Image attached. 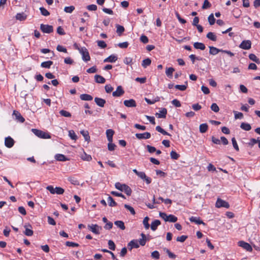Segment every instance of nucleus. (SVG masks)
I'll list each match as a JSON object with an SVG mask.
<instances>
[{"mask_svg":"<svg viewBox=\"0 0 260 260\" xmlns=\"http://www.w3.org/2000/svg\"><path fill=\"white\" fill-rule=\"evenodd\" d=\"M160 113H156L155 114L156 116L158 118H165L167 114V110L166 108H161L159 111Z\"/></svg>","mask_w":260,"mask_h":260,"instance_id":"nucleus-15","label":"nucleus"},{"mask_svg":"<svg viewBox=\"0 0 260 260\" xmlns=\"http://www.w3.org/2000/svg\"><path fill=\"white\" fill-rule=\"evenodd\" d=\"M88 229L95 234H99L100 231L102 230V227L99 226L98 224H92L88 225Z\"/></svg>","mask_w":260,"mask_h":260,"instance_id":"nucleus-4","label":"nucleus"},{"mask_svg":"<svg viewBox=\"0 0 260 260\" xmlns=\"http://www.w3.org/2000/svg\"><path fill=\"white\" fill-rule=\"evenodd\" d=\"M160 224L161 222L159 220L156 219L154 220L153 222H152L151 224V229L153 231H155L157 229V226L159 225Z\"/></svg>","mask_w":260,"mask_h":260,"instance_id":"nucleus-22","label":"nucleus"},{"mask_svg":"<svg viewBox=\"0 0 260 260\" xmlns=\"http://www.w3.org/2000/svg\"><path fill=\"white\" fill-rule=\"evenodd\" d=\"M106 136L109 142H113V136L114 134V131L112 129H108L106 131Z\"/></svg>","mask_w":260,"mask_h":260,"instance_id":"nucleus-17","label":"nucleus"},{"mask_svg":"<svg viewBox=\"0 0 260 260\" xmlns=\"http://www.w3.org/2000/svg\"><path fill=\"white\" fill-rule=\"evenodd\" d=\"M59 113H60V114L61 116L66 117H71V114L69 112L67 111L64 110H60L59 111Z\"/></svg>","mask_w":260,"mask_h":260,"instance_id":"nucleus-45","label":"nucleus"},{"mask_svg":"<svg viewBox=\"0 0 260 260\" xmlns=\"http://www.w3.org/2000/svg\"><path fill=\"white\" fill-rule=\"evenodd\" d=\"M116 32L117 33L119 36H121L122 34L124 31V28L123 26L120 25L119 24L116 25Z\"/></svg>","mask_w":260,"mask_h":260,"instance_id":"nucleus-29","label":"nucleus"},{"mask_svg":"<svg viewBox=\"0 0 260 260\" xmlns=\"http://www.w3.org/2000/svg\"><path fill=\"white\" fill-rule=\"evenodd\" d=\"M239 48L244 50H249L251 47V42L249 40L243 41L239 45Z\"/></svg>","mask_w":260,"mask_h":260,"instance_id":"nucleus-5","label":"nucleus"},{"mask_svg":"<svg viewBox=\"0 0 260 260\" xmlns=\"http://www.w3.org/2000/svg\"><path fill=\"white\" fill-rule=\"evenodd\" d=\"M234 113L235 118L237 119H242L243 118V114L241 112H238L236 111H233Z\"/></svg>","mask_w":260,"mask_h":260,"instance_id":"nucleus-50","label":"nucleus"},{"mask_svg":"<svg viewBox=\"0 0 260 260\" xmlns=\"http://www.w3.org/2000/svg\"><path fill=\"white\" fill-rule=\"evenodd\" d=\"M174 71L175 70L173 68L170 67L167 68L166 71V75L169 78H172L173 76V73Z\"/></svg>","mask_w":260,"mask_h":260,"instance_id":"nucleus-39","label":"nucleus"},{"mask_svg":"<svg viewBox=\"0 0 260 260\" xmlns=\"http://www.w3.org/2000/svg\"><path fill=\"white\" fill-rule=\"evenodd\" d=\"M216 207L217 208L224 207L228 209L230 207V205L228 202L218 198L216 203Z\"/></svg>","mask_w":260,"mask_h":260,"instance_id":"nucleus-7","label":"nucleus"},{"mask_svg":"<svg viewBox=\"0 0 260 260\" xmlns=\"http://www.w3.org/2000/svg\"><path fill=\"white\" fill-rule=\"evenodd\" d=\"M156 130L161 133L162 135H168V136H170V135L166 131H165L163 128H162L160 126H157L156 127Z\"/></svg>","mask_w":260,"mask_h":260,"instance_id":"nucleus-47","label":"nucleus"},{"mask_svg":"<svg viewBox=\"0 0 260 260\" xmlns=\"http://www.w3.org/2000/svg\"><path fill=\"white\" fill-rule=\"evenodd\" d=\"M55 193L57 194H62L64 191V190L60 187H55Z\"/></svg>","mask_w":260,"mask_h":260,"instance_id":"nucleus-56","label":"nucleus"},{"mask_svg":"<svg viewBox=\"0 0 260 260\" xmlns=\"http://www.w3.org/2000/svg\"><path fill=\"white\" fill-rule=\"evenodd\" d=\"M115 225H116L118 228L122 230H124L125 229V226L124 225V223L121 220H117L114 222Z\"/></svg>","mask_w":260,"mask_h":260,"instance_id":"nucleus-31","label":"nucleus"},{"mask_svg":"<svg viewBox=\"0 0 260 260\" xmlns=\"http://www.w3.org/2000/svg\"><path fill=\"white\" fill-rule=\"evenodd\" d=\"M128 246L130 247L129 249L131 250L133 248H138L139 247V244L138 241L137 240H133L131 241L128 244Z\"/></svg>","mask_w":260,"mask_h":260,"instance_id":"nucleus-19","label":"nucleus"},{"mask_svg":"<svg viewBox=\"0 0 260 260\" xmlns=\"http://www.w3.org/2000/svg\"><path fill=\"white\" fill-rule=\"evenodd\" d=\"M207 38L213 41H216L217 40V37L212 32H209L207 34Z\"/></svg>","mask_w":260,"mask_h":260,"instance_id":"nucleus-38","label":"nucleus"},{"mask_svg":"<svg viewBox=\"0 0 260 260\" xmlns=\"http://www.w3.org/2000/svg\"><path fill=\"white\" fill-rule=\"evenodd\" d=\"M136 137L138 139H148L151 137V134L149 132H145L143 134H136Z\"/></svg>","mask_w":260,"mask_h":260,"instance_id":"nucleus-14","label":"nucleus"},{"mask_svg":"<svg viewBox=\"0 0 260 260\" xmlns=\"http://www.w3.org/2000/svg\"><path fill=\"white\" fill-rule=\"evenodd\" d=\"M40 10L42 15L45 16H48L50 15L49 11L44 7H40Z\"/></svg>","mask_w":260,"mask_h":260,"instance_id":"nucleus-43","label":"nucleus"},{"mask_svg":"<svg viewBox=\"0 0 260 260\" xmlns=\"http://www.w3.org/2000/svg\"><path fill=\"white\" fill-rule=\"evenodd\" d=\"M175 15L178 20L180 23H181L182 24H185L186 22V21L185 19L182 18L180 17L179 14L177 12H175Z\"/></svg>","mask_w":260,"mask_h":260,"instance_id":"nucleus-61","label":"nucleus"},{"mask_svg":"<svg viewBox=\"0 0 260 260\" xmlns=\"http://www.w3.org/2000/svg\"><path fill=\"white\" fill-rule=\"evenodd\" d=\"M56 49H57V51H58L59 52H64V53H67V49L65 47H64L60 45H58L57 46Z\"/></svg>","mask_w":260,"mask_h":260,"instance_id":"nucleus-64","label":"nucleus"},{"mask_svg":"<svg viewBox=\"0 0 260 260\" xmlns=\"http://www.w3.org/2000/svg\"><path fill=\"white\" fill-rule=\"evenodd\" d=\"M141 236L142 237V239H140L139 240L138 243H139V244L141 245V246H144L147 241L146 235L142 233Z\"/></svg>","mask_w":260,"mask_h":260,"instance_id":"nucleus-32","label":"nucleus"},{"mask_svg":"<svg viewBox=\"0 0 260 260\" xmlns=\"http://www.w3.org/2000/svg\"><path fill=\"white\" fill-rule=\"evenodd\" d=\"M80 53L82 54V59L85 61H89L90 57L87 50L84 48H82L80 50Z\"/></svg>","mask_w":260,"mask_h":260,"instance_id":"nucleus-6","label":"nucleus"},{"mask_svg":"<svg viewBox=\"0 0 260 260\" xmlns=\"http://www.w3.org/2000/svg\"><path fill=\"white\" fill-rule=\"evenodd\" d=\"M13 115L15 116V119L18 122L23 123L25 121V119L22 116L19 112L14 110Z\"/></svg>","mask_w":260,"mask_h":260,"instance_id":"nucleus-10","label":"nucleus"},{"mask_svg":"<svg viewBox=\"0 0 260 260\" xmlns=\"http://www.w3.org/2000/svg\"><path fill=\"white\" fill-rule=\"evenodd\" d=\"M117 60V57L115 55H111L104 60V62H114Z\"/></svg>","mask_w":260,"mask_h":260,"instance_id":"nucleus-23","label":"nucleus"},{"mask_svg":"<svg viewBox=\"0 0 260 260\" xmlns=\"http://www.w3.org/2000/svg\"><path fill=\"white\" fill-rule=\"evenodd\" d=\"M25 231L24 234L27 236H31L34 234L33 231L31 230L32 226L30 224L24 225Z\"/></svg>","mask_w":260,"mask_h":260,"instance_id":"nucleus-12","label":"nucleus"},{"mask_svg":"<svg viewBox=\"0 0 260 260\" xmlns=\"http://www.w3.org/2000/svg\"><path fill=\"white\" fill-rule=\"evenodd\" d=\"M258 138L255 139L254 138H251L249 140V142L247 143V145L252 147L253 145L256 143H257Z\"/></svg>","mask_w":260,"mask_h":260,"instance_id":"nucleus-49","label":"nucleus"},{"mask_svg":"<svg viewBox=\"0 0 260 260\" xmlns=\"http://www.w3.org/2000/svg\"><path fill=\"white\" fill-rule=\"evenodd\" d=\"M94 102L98 106L101 107H104L106 103V101L105 100L100 98H95Z\"/></svg>","mask_w":260,"mask_h":260,"instance_id":"nucleus-20","label":"nucleus"},{"mask_svg":"<svg viewBox=\"0 0 260 260\" xmlns=\"http://www.w3.org/2000/svg\"><path fill=\"white\" fill-rule=\"evenodd\" d=\"M149 220V218L148 217L146 216L144 218L143 221V223L144 225L145 229H146V230L148 229L150 227V225L148 223Z\"/></svg>","mask_w":260,"mask_h":260,"instance_id":"nucleus-41","label":"nucleus"},{"mask_svg":"<svg viewBox=\"0 0 260 260\" xmlns=\"http://www.w3.org/2000/svg\"><path fill=\"white\" fill-rule=\"evenodd\" d=\"M32 132L37 137L42 139H50L51 138L50 135L47 133H45L41 130H39L36 128L31 129Z\"/></svg>","mask_w":260,"mask_h":260,"instance_id":"nucleus-2","label":"nucleus"},{"mask_svg":"<svg viewBox=\"0 0 260 260\" xmlns=\"http://www.w3.org/2000/svg\"><path fill=\"white\" fill-rule=\"evenodd\" d=\"M97 44L98 46L101 48H105L107 47V44L104 41H98Z\"/></svg>","mask_w":260,"mask_h":260,"instance_id":"nucleus-62","label":"nucleus"},{"mask_svg":"<svg viewBox=\"0 0 260 260\" xmlns=\"http://www.w3.org/2000/svg\"><path fill=\"white\" fill-rule=\"evenodd\" d=\"M95 81L96 83L103 84L105 82V79L102 76L95 75L94 76Z\"/></svg>","mask_w":260,"mask_h":260,"instance_id":"nucleus-25","label":"nucleus"},{"mask_svg":"<svg viewBox=\"0 0 260 260\" xmlns=\"http://www.w3.org/2000/svg\"><path fill=\"white\" fill-rule=\"evenodd\" d=\"M69 136L70 138L73 140H76L77 139V136L73 130L69 131Z\"/></svg>","mask_w":260,"mask_h":260,"instance_id":"nucleus-44","label":"nucleus"},{"mask_svg":"<svg viewBox=\"0 0 260 260\" xmlns=\"http://www.w3.org/2000/svg\"><path fill=\"white\" fill-rule=\"evenodd\" d=\"M177 217L174 215L170 214L168 215V222H175L177 221Z\"/></svg>","mask_w":260,"mask_h":260,"instance_id":"nucleus-42","label":"nucleus"},{"mask_svg":"<svg viewBox=\"0 0 260 260\" xmlns=\"http://www.w3.org/2000/svg\"><path fill=\"white\" fill-rule=\"evenodd\" d=\"M211 7V4L208 0H205L202 6V9H206Z\"/></svg>","mask_w":260,"mask_h":260,"instance_id":"nucleus-63","label":"nucleus"},{"mask_svg":"<svg viewBox=\"0 0 260 260\" xmlns=\"http://www.w3.org/2000/svg\"><path fill=\"white\" fill-rule=\"evenodd\" d=\"M187 85V81H186L184 85H176L175 88L181 91H184L186 89Z\"/></svg>","mask_w":260,"mask_h":260,"instance_id":"nucleus-34","label":"nucleus"},{"mask_svg":"<svg viewBox=\"0 0 260 260\" xmlns=\"http://www.w3.org/2000/svg\"><path fill=\"white\" fill-rule=\"evenodd\" d=\"M151 63V60L150 58H147L142 61V66L143 68H146L148 66H150Z\"/></svg>","mask_w":260,"mask_h":260,"instance_id":"nucleus-37","label":"nucleus"},{"mask_svg":"<svg viewBox=\"0 0 260 260\" xmlns=\"http://www.w3.org/2000/svg\"><path fill=\"white\" fill-rule=\"evenodd\" d=\"M193 47L197 49H200L201 50H205L206 48L204 44L200 42H195L193 44Z\"/></svg>","mask_w":260,"mask_h":260,"instance_id":"nucleus-26","label":"nucleus"},{"mask_svg":"<svg viewBox=\"0 0 260 260\" xmlns=\"http://www.w3.org/2000/svg\"><path fill=\"white\" fill-rule=\"evenodd\" d=\"M124 207L127 209L128 210V211H129V212H131V213L132 214V215H135L136 214V212H135V211L133 207H132V206L128 205H127V204H125L124 205Z\"/></svg>","mask_w":260,"mask_h":260,"instance_id":"nucleus-54","label":"nucleus"},{"mask_svg":"<svg viewBox=\"0 0 260 260\" xmlns=\"http://www.w3.org/2000/svg\"><path fill=\"white\" fill-rule=\"evenodd\" d=\"M80 98L81 100L87 101H91L93 99L91 95L88 94H82L80 95Z\"/></svg>","mask_w":260,"mask_h":260,"instance_id":"nucleus-28","label":"nucleus"},{"mask_svg":"<svg viewBox=\"0 0 260 260\" xmlns=\"http://www.w3.org/2000/svg\"><path fill=\"white\" fill-rule=\"evenodd\" d=\"M123 104L127 107H135L137 106L136 101L133 99L125 100Z\"/></svg>","mask_w":260,"mask_h":260,"instance_id":"nucleus-16","label":"nucleus"},{"mask_svg":"<svg viewBox=\"0 0 260 260\" xmlns=\"http://www.w3.org/2000/svg\"><path fill=\"white\" fill-rule=\"evenodd\" d=\"M238 245L243 249H245L247 251L251 252L252 250L251 246L248 243L245 242L243 241H240L238 242Z\"/></svg>","mask_w":260,"mask_h":260,"instance_id":"nucleus-8","label":"nucleus"},{"mask_svg":"<svg viewBox=\"0 0 260 260\" xmlns=\"http://www.w3.org/2000/svg\"><path fill=\"white\" fill-rule=\"evenodd\" d=\"M123 62L126 64L131 65L133 62V58L130 57H126L124 58Z\"/></svg>","mask_w":260,"mask_h":260,"instance_id":"nucleus-58","label":"nucleus"},{"mask_svg":"<svg viewBox=\"0 0 260 260\" xmlns=\"http://www.w3.org/2000/svg\"><path fill=\"white\" fill-rule=\"evenodd\" d=\"M55 158L58 161H65L66 160H68L69 159L67 158L65 155L62 154H57L55 155Z\"/></svg>","mask_w":260,"mask_h":260,"instance_id":"nucleus-24","label":"nucleus"},{"mask_svg":"<svg viewBox=\"0 0 260 260\" xmlns=\"http://www.w3.org/2000/svg\"><path fill=\"white\" fill-rule=\"evenodd\" d=\"M115 187L116 189L124 191L127 196H131L132 193L131 188L125 184H121L120 182H116L115 184Z\"/></svg>","mask_w":260,"mask_h":260,"instance_id":"nucleus-1","label":"nucleus"},{"mask_svg":"<svg viewBox=\"0 0 260 260\" xmlns=\"http://www.w3.org/2000/svg\"><path fill=\"white\" fill-rule=\"evenodd\" d=\"M240 127L242 129L246 131H249L251 129L250 124L246 122H242L240 125Z\"/></svg>","mask_w":260,"mask_h":260,"instance_id":"nucleus-27","label":"nucleus"},{"mask_svg":"<svg viewBox=\"0 0 260 260\" xmlns=\"http://www.w3.org/2000/svg\"><path fill=\"white\" fill-rule=\"evenodd\" d=\"M81 158L83 160H86V161H90L92 159V157H91V155L87 154L85 152H84V154L81 156Z\"/></svg>","mask_w":260,"mask_h":260,"instance_id":"nucleus-48","label":"nucleus"},{"mask_svg":"<svg viewBox=\"0 0 260 260\" xmlns=\"http://www.w3.org/2000/svg\"><path fill=\"white\" fill-rule=\"evenodd\" d=\"M124 91L123 89L122 86H118L117 87L116 90L115 91L113 92L112 95L114 97H119L122 95L124 94Z\"/></svg>","mask_w":260,"mask_h":260,"instance_id":"nucleus-9","label":"nucleus"},{"mask_svg":"<svg viewBox=\"0 0 260 260\" xmlns=\"http://www.w3.org/2000/svg\"><path fill=\"white\" fill-rule=\"evenodd\" d=\"M249 58L250 60L254 61L257 63H259L260 61L259 59L256 56V55L254 54L251 53L249 55Z\"/></svg>","mask_w":260,"mask_h":260,"instance_id":"nucleus-40","label":"nucleus"},{"mask_svg":"<svg viewBox=\"0 0 260 260\" xmlns=\"http://www.w3.org/2000/svg\"><path fill=\"white\" fill-rule=\"evenodd\" d=\"M171 158L173 159H177L179 157V155L175 151H172L170 153Z\"/></svg>","mask_w":260,"mask_h":260,"instance_id":"nucleus-55","label":"nucleus"},{"mask_svg":"<svg viewBox=\"0 0 260 260\" xmlns=\"http://www.w3.org/2000/svg\"><path fill=\"white\" fill-rule=\"evenodd\" d=\"M164 251L168 254L170 258H175L176 257V255L172 253L169 249L165 248H164Z\"/></svg>","mask_w":260,"mask_h":260,"instance_id":"nucleus-46","label":"nucleus"},{"mask_svg":"<svg viewBox=\"0 0 260 260\" xmlns=\"http://www.w3.org/2000/svg\"><path fill=\"white\" fill-rule=\"evenodd\" d=\"M107 201L108 202L109 206L110 207H115L117 205V203L115 202L111 196H109L108 197Z\"/></svg>","mask_w":260,"mask_h":260,"instance_id":"nucleus-33","label":"nucleus"},{"mask_svg":"<svg viewBox=\"0 0 260 260\" xmlns=\"http://www.w3.org/2000/svg\"><path fill=\"white\" fill-rule=\"evenodd\" d=\"M189 220L191 222H194L197 224L206 225V223L202 220L199 217L191 216L189 218Z\"/></svg>","mask_w":260,"mask_h":260,"instance_id":"nucleus-13","label":"nucleus"},{"mask_svg":"<svg viewBox=\"0 0 260 260\" xmlns=\"http://www.w3.org/2000/svg\"><path fill=\"white\" fill-rule=\"evenodd\" d=\"M14 144V141L11 137L9 136L5 138V145L7 147L10 148L13 146Z\"/></svg>","mask_w":260,"mask_h":260,"instance_id":"nucleus-11","label":"nucleus"},{"mask_svg":"<svg viewBox=\"0 0 260 260\" xmlns=\"http://www.w3.org/2000/svg\"><path fill=\"white\" fill-rule=\"evenodd\" d=\"M40 29L44 33L50 34L53 32V27L52 25L41 24L40 25Z\"/></svg>","mask_w":260,"mask_h":260,"instance_id":"nucleus-3","label":"nucleus"},{"mask_svg":"<svg viewBox=\"0 0 260 260\" xmlns=\"http://www.w3.org/2000/svg\"><path fill=\"white\" fill-rule=\"evenodd\" d=\"M108 246H109V248L110 249V250H114L115 249V243H114V242L112 241V240H109L108 241Z\"/></svg>","mask_w":260,"mask_h":260,"instance_id":"nucleus-57","label":"nucleus"},{"mask_svg":"<svg viewBox=\"0 0 260 260\" xmlns=\"http://www.w3.org/2000/svg\"><path fill=\"white\" fill-rule=\"evenodd\" d=\"M75 10V7L73 6H71L69 7H66L64 8V11L65 12L68 13H71Z\"/></svg>","mask_w":260,"mask_h":260,"instance_id":"nucleus-52","label":"nucleus"},{"mask_svg":"<svg viewBox=\"0 0 260 260\" xmlns=\"http://www.w3.org/2000/svg\"><path fill=\"white\" fill-rule=\"evenodd\" d=\"M81 134L84 137V139L86 141L89 142L90 141V136L89 133L87 131L82 130L80 132Z\"/></svg>","mask_w":260,"mask_h":260,"instance_id":"nucleus-36","label":"nucleus"},{"mask_svg":"<svg viewBox=\"0 0 260 260\" xmlns=\"http://www.w3.org/2000/svg\"><path fill=\"white\" fill-rule=\"evenodd\" d=\"M52 64L53 62L52 61L49 60L42 62L41 66L44 68L49 69Z\"/></svg>","mask_w":260,"mask_h":260,"instance_id":"nucleus-35","label":"nucleus"},{"mask_svg":"<svg viewBox=\"0 0 260 260\" xmlns=\"http://www.w3.org/2000/svg\"><path fill=\"white\" fill-rule=\"evenodd\" d=\"M151 256L153 258L158 259L159 258L160 254L158 251L155 250L151 253Z\"/></svg>","mask_w":260,"mask_h":260,"instance_id":"nucleus-51","label":"nucleus"},{"mask_svg":"<svg viewBox=\"0 0 260 260\" xmlns=\"http://www.w3.org/2000/svg\"><path fill=\"white\" fill-rule=\"evenodd\" d=\"M208 21L210 25H213L215 22V19L214 17L213 14H211L208 17Z\"/></svg>","mask_w":260,"mask_h":260,"instance_id":"nucleus-53","label":"nucleus"},{"mask_svg":"<svg viewBox=\"0 0 260 260\" xmlns=\"http://www.w3.org/2000/svg\"><path fill=\"white\" fill-rule=\"evenodd\" d=\"M17 20L20 21H24L27 18V15L23 12L17 13L15 16Z\"/></svg>","mask_w":260,"mask_h":260,"instance_id":"nucleus-21","label":"nucleus"},{"mask_svg":"<svg viewBox=\"0 0 260 260\" xmlns=\"http://www.w3.org/2000/svg\"><path fill=\"white\" fill-rule=\"evenodd\" d=\"M188 238L187 236L182 235L181 236L178 237L176 239L177 241L180 242H184Z\"/></svg>","mask_w":260,"mask_h":260,"instance_id":"nucleus-60","label":"nucleus"},{"mask_svg":"<svg viewBox=\"0 0 260 260\" xmlns=\"http://www.w3.org/2000/svg\"><path fill=\"white\" fill-rule=\"evenodd\" d=\"M211 109L214 112H218L219 111V108L216 103H213L211 106Z\"/></svg>","mask_w":260,"mask_h":260,"instance_id":"nucleus-59","label":"nucleus"},{"mask_svg":"<svg viewBox=\"0 0 260 260\" xmlns=\"http://www.w3.org/2000/svg\"><path fill=\"white\" fill-rule=\"evenodd\" d=\"M209 53L210 54L215 55L217 54L219 52H222V49H218L213 46H209Z\"/></svg>","mask_w":260,"mask_h":260,"instance_id":"nucleus-18","label":"nucleus"},{"mask_svg":"<svg viewBox=\"0 0 260 260\" xmlns=\"http://www.w3.org/2000/svg\"><path fill=\"white\" fill-rule=\"evenodd\" d=\"M208 128V125L207 123H202L200 125L199 130L200 133H205L207 132Z\"/></svg>","mask_w":260,"mask_h":260,"instance_id":"nucleus-30","label":"nucleus"}]
</instances>
